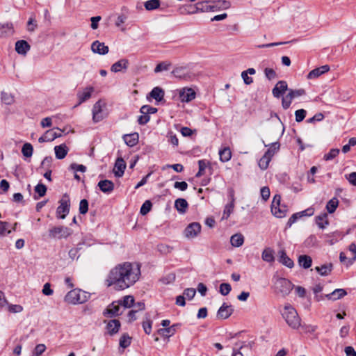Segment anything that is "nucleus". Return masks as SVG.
<instances>
[{"instance_id": "nucleus-53", "label": "nucleus", "mask_w": 356, "mask_h": 356, "mask_svg": "<svg viewBox=\"0 0 356 356\" xmlns=\"http://www.w3.org/2000/svg\"><path fill=\"white\" fill-rule=\"evenodd\" d=\"M339 154V149L334 148L331 149L327 154L324 155V159L325 161H330L334 159Z\"/></svg>"}, {"instance_id": "nucleus-25", "label": "nucleus", "mask_w": 356, "mask_h": 356, "mask_svg": "<svg viewBox=\"0 0 356 356\" xmlns=\"http://www.w3.org/2000/svg\"><path fill=\"white\" fill-rule=\"evenodd\" d=\"M138 134L133 133L130 134H125L123 136L124 143L129 147H134L138 142Z\"/></svg>"}, {"instance_id": "nucleus-49", "label": "nucleus", "mask_w": 356, "mask_h": 356, "mask_svg": "<svg viewBox=\"0 0 356 356\" xmlns=\"http://www.w3.org/2000/svg\"><path fill=\"white\" fill-rule=\"evenodd\" d=\"M140 112L141 114H153L157 112V108L149 105H143L140 108Z\"/></svg>"}, {"instance_id": "nucleus-30", "label": "nucleus", "mask_w": 356, "mask_h": 356, "mask_svg": "<svg viewBox=\"0 0 356 356\" xmlns=\"http://www.w3.org/2000/svg\"><path fill=\"white\" fill-rule=\"evenodd\" d=\"M347 294L346 291L343 289H337L332 291L331 293L326 295L328 299L337 300L345 296Z\"/></svg>"}, {"instance_id": "nucleus-40", "label": "nucleus", "mask_w": 356, "mask_h": 356, "mask_svg": "<svg viewBox=\"0 0 356 356\" xmlns=\"http://www.w3.org/2000/svg\"><path fill=\"white\" fill-rule=\"evenodd\" d=\"M161 1L159 0H148L145 2V8L147 10H153L160 7Z\"/></svg>"}, {"instance_id": "nucleus-21", "label": "nucleus", "mask_w": 356, "mask_h": 356, "mask_svg": "<svg viewBox=\"0 0 356 356\" xmlns=\"http://www.w3.org/2000/svg\"><path fill=\"white\" fill-rule=\"evenodd\" d=\"M180 98L184 102H189L195 97V92L191 88H184L180 92Z\"/></svg>"}, {"instance_id": "nucleus-48", "label": "nucleus", "mask_w": 356, "mask_h": 356, "mask_svg": "<svg viewBox=\"0 0 356 356\" xmlns=\"http://www.w3.org/2000/svg\"><path fill=\"white\" fill-rule=\"evenodd\" d=\"M152 207V204L151 201L146 200L141 206L140 213L143 216L146 215L147 213H148L150 211Z\"/></svg>"}, {"instance_id": "nucleus-9", "label": "nucleus", "mask_w": 356, "mask_h": 356, "mask_svg": "<svg viewBox=\"0 0 356 356\" xmlns=\"http://www.w3.org/2000/svg\"><path fill=\"white\" fill-rule=\"evenodd\" d=\"M122 314L120 305L118 302H113L103 312V315L107 318H112Z\"/></svg>"}, {"instance_id": "nucleus-59", "label": "nucleus", "mask_w": 356, "mask_h": 356, "mask_svg": "<svg viewBox=\"0 0 356 356\" xmlns=\"http://www.w3.org/2000/svg\"><path fill=\"white\" fill-rule=\"evenodd\" d=\"M9 223L7 222L0 221V236H5L7 234L11 232L10 230H8Z\"/></svg>"}, {"instance_id": "nucleus-45", "label": "nucleus", "mask_w": 356, "mask_h": 356, "mask_svg": "<svg viewBox=\"0 0 356 356\" xmlns=\"http://www.w3.org/2000/svg\"><path fill=\"white\" fill-rule=\"evenodd\" d=\"M208 163H209L206 160H200L198 161L199 170L195 175L196 177H200L204 174V170L207 167Z\"/></svg>"}, {"instance_id": "nucleus-17", "label": "nucleus", "mask_w": 356, "mask_h": 356, "mask_svg": "<svg viewBox=\"0 0 356 356\" xmlns=\"http://www.w3.org/2000/svg\"><path fill=\"white\" fill-rule=\"evenodd\" d=\"M120 326L121 323L119 320L113 319L107 322L106 330H108V333L111 336H113L119 332Z\"/></svg>"}, {"instance_id": "nucleus-57", "label": "nucleus", "mask_w": 356, "mask_h": 356, "mask_svg": "<svg viewBox=\"0 0 356 356\" xmlns=\"http://www.w3.org/2000/svg\"><path fill=\"white\" fill-rule=\"evenodd\" d=\"M306 114H307V111L305 109L302 108V109H298V110L296 111V112H295L296 121L297 122H302L305 119Z\"/></svg>"}, {"instance_id": "nucleus-19", "label": "nucleus", "mask_w": 356, "mask_h": 356, "mask_svg": "<svg viewBox=\"0 0 356 356\" xmlns=\"http://www.w3.org/2000/svg\"><path fill=\"white\" fill-rule=\"evenodd\" d=\"M30 49L31 46L26 40H18L15 43V51L19 54L26 55Z\"/></svg>"}, {"instance_id": "nucleus-54", "label": "nucleus", "mask_w": 356, "mask_h": 356, "mask_svg": "<svg viewBox=\"0 0 356 356\" xmlns=\"http://www.w3.org/2000/svg\"><path fill=\"white\" fill-rule=\"evenodd\" d=\"M232 290L231 285L228 283H222L220 285L219 291L222 296H227Z\"/></svg>"}, {"instance_id": "nucleus-32", "label": "nucleus", "mask_w": 356, "mask_h": 356, "mask_svg": "<svg viewBox=\"0 0 356 356\" xmlns=\"http://www.w3.org/2000/svg\"><path fill=\"white\" fill-rule=\"evenodd\" d=\"M220 160L222 162H227L231 159L232 152L228 147H225L219 150Z\"/></svg>"}, {"instance_id": "nucleus-34", "label": "nucleus", "mask_w": 356, "mask_h": 356, "mask_svg": "<svg viewBox=\"0 0 356 356\" xmlns=\"http://www.w3.org/2000/svg\"><path fill=\"white\" fill-rule=\"evenodd\" d=\"M230 242L234 247H240L243 244L244 237L241 234H235L231 236Z\"/></svg>"}, {"instance_id": "nucleus-62", "label": "nucleus", "mask_w": 356, "mask_h": 356, "mask_svg": "<svg viewBox=\"0 0 356 356\" xmlns=\"http://www.w3.org/2000/svg\"><path fill=\"white\" fill-rule=\"evenodd\" d=\"M264 74H265L266 77L268 80L274 79L277 76L276 72L272 68L266 67L264 70Z\"/></svg>"}, {"instance_id": "nucleus-58", "label": "nucleus", "mask_w": 356, "mask_h": 356, "mask_svg": "<svg viewBox=\"0 0 356 356\" xmlns=\"http://www.w3.org/2000/svg\"><path fill=\"white\" fill-rule=\"evenodd\" d=\"M35 191L38 194L39 197H43L46 194L47 187L43 184H38L35 187Z\"/></svg>"}, {"instance_id": "nucleus-5", "label": "nucleus", "mask_w": 356, "mask_h": 356, "mask_svg": "<svg viewBox=\"0 0 356 356\" xmlns=\"http://www.w3.org/2000/svg\"><path fill=\"white\" fill-rule=\"evenodd\" d=\"M72 234V230L67 227L56 226L49 230V236L51 238H66Z\"/></svg>"}, {"instance_id": "nucleus-28", "label": "nucleus", "mask_w": 356, "mask_h": 356, "mask_svg": "<svg viewBox=\"0 0 356 356\" xmlns=\"http://www.w3.org/2000/svg\"><path fill=\"white\" fill-rule=\"evenodd\" d=\"M164 95V90L160 87L154 88L149 92V96L158 102L163 99Z\"/></svg>"}, {"instance_id": "nucleus-41", "label": "nucleus", "mask_w": 356, "mask_h": 356, "mask_svg": "<svg viewBox=\"0 0 356 356\" xmlns=\"http://www.w3.org/2000/svg\"><path fill=\"white\" fill-rule=\"evenodd\" d=\"M261 258L265 261L273 262L275 259L273 250L270 248L265 249L262 252Z\"/></svg>"}, {"instance_id": "nucleus-55", "label": "nucleus", "mask_w": 356, "mask_h": 356, "mask_svg": "<svg viewBox=\"0 0 356 356\" xmlns=\"http://www.w3.org/2000/svg\"><path fill=\"white\" fill-rule=\"evenodd\" d=\"M44 134L49 142L53 141L54 139L59 138V135H56L55 129L47 130Z\"/></svg>"}, {"instance_id": "nucleus-50", "label": "nucleus", "mask_w": 356, "mask_h": 356, "mask_svg": "<svg viewBox=\"0 0 356 356\" xmlns=\"http://www.w3.org/2000/svg\"><path fill=\"white\" fill-rule=\"evenodd\" d=\"M46 350V346L43 343L38 344L33 350L31 356H40Z\"/></svg>"}, {"instance_id": "nucleus-44", "label": "nucleus", "mask_w": 356, "mask_h": 356, "mask_svg": "<svg viewBox=\"0 0 356 356\" xmlns=\"http://www.w3.org/2000/svg\"><path fill=\"white\" fill-rule=\"evenodd\" d=\"M271 159L266 155H264L259 161L258 165L261 170H264L268 168Z\"/></svg>"}, {"instance_id": "nucleus-1", "label": "nucleus", "mask_w": 356, "mask_h": 356, "mask_svg": "<svg viewBox=\"0 0 356 356\" xmlns=\"http://www.w3.org/2000/svg\"><path fill=\"white\" fill-rule=\"evenodd\" d=\"M140 266L137 263L124 262L112 268L106 279L108 286L115 290H124L133 286L140 278Z\"/></svg>"}, {"instance_id": "nucleus-31", "label": "nucleus", "mask_w": 356, "mask_h": 356, "mask_svg": "<svg viewBox=\"0 0 356 356\" xmlns=\"http://www.w3.org/2000/svg\"><path fill=\"white\" fill-rule=\"evenodd\" d=\"M172 74L177 78L181 79H188L189 76L186 72V67H175L172 71Z\"/></svg>"}, {"instance_id": "nucleus-33", "label": "nucleus", "mask_w": 356, "mask_h": 356, "mask_svg": "<svg viewBox=\"0 0 356 356\" xmlns=\"http://www.w3.org/2000/svg\"><path fill=\"white\" fill-rule=\"evenodd\" d=\"M316 223L321 229H324L326 225L329 224L327 220V214L326 213H323L321 215H318L316 217Z\"/></svg>"}, {"instance_id": "nucleus-12", "label": "nucleus", "mask_w": 356, "mask_h": 356, "mask_svg": "<svg viewBox=\"0 0 356 356\" xmlns=\"http://www.w3.org/2000/svg\"><path fill=\"white\" fill-rule=\"evenodd\" d=\"M286 90H289L287 83L285 81H279L273 89V95L276 98H280Z\"/></svg>"}, {"instance_id": "nucleus-37", "label": "nucleus", "mask_w": 356, "mask_h": 356, "mask_svg": "<svg viewBox=\"0 0 356 356\" xmlns=\"http://www.w3.org/2000/svg\"><path fill=\"white\" fill-rule=\"evenodd\" d=\"M280 147V143H273L272 144H270V147L267 149L264 154L268 156L270 159H272L274 154L279 151Z\"/></svg>"}, {"instance_id": "nucleus-61", "label": "nucleus", "mask_w": 356, "mask_h": 356, "mask_svg": "<svg viewBox=\"0 0 356 356\" xmlns=\"http://www.w3.org/2000/svg\"><path fill=\"white\" fill-rule=\"evenodd\" d=\"M196 293V291L193 288H187L184 291V298H188V300H191L193 298Z\"/></svg>"}, {"instance_id": "nucleus-23", "label": "nucleus", "mask_w": 356, "mask_h": 356, "mask_svg": "<svg viewBox=\"0 0 356 356\" xmlns=\"http://www.w3.org/2000/svg\"><path fill=\"white\" fill-rule=\"evenodd\" d=\"M56 158L58 159H64L68 153L69 148L65 144H60L54 147Z\"/></svg>"}, {"instance_id": "nucleus-52", "label": "nucleus", "mask_w": 356, "mask_h": 356, "mask_svg": "<svg viewBox=\"0 0 356 356\" xmlns=\"http://www.w3.org/2000/svg\"><path fill=\"white\" fill-rule=\"evenodd\" d=\"M175 327H176V325H172L170 327H166V328L160 329L159 330V332L162 334L163 335H166V336H168V337L169 336H172L175 332Z\"/></svg>"}, {"instance_id": "nucleus-16", "label": "nucleus", "mask_w": 356, "mask_h": 356, "mask_svg": "<svg viewBox=\"0 0 356 356\" xmlns=\"http://www.w3.org/2000/svg\"><path fill=\"white\" fill-rule=\"evenodd\" d=\"M329 70L330 66L327 65H325L310 71L307 74V77L308 79H316L320 76L321 75L323 74L324 73L328 72Z\"/></svg>"}, {"instance_id": "nucleus-60", "label": "nucleus", "mask_w": 356, "mask_h": 356, "mask_svg": "<svg viewBox=\"0 0 356 356\" xmlns=\"http://www.w3.org/2000/svg\"><path fill=\"white\" fill-rule=\"evenodd\" d=\"M152 325V321L149 318H147V320L143 322V328L144 330V332L147 334H149L151 333Z\"/></svg>"}, {"instance_id": "nucleus-51", "label": "nucleus", "mask_w": 356, "mask_h": 356, "mask_svg": "<svg viewBox=\"0 0 356 356\" xmlns=\"http://www.w3.org/2000/svg\"><path fill=\"white\" fill-rule=\"evenodd\" d=\"M234 207V203H228L225 207L222 218L227 219L229 217L230 214L232 213Z\"/></svg>"}, {"instance_id": "nucleus-47", "label": "nucleus", "mask_w": 356, "mask_h": 356, "mask_svg": "<svg viewBox=\"0 0 356 356\" xmlns=\"http://www.w3.org/2000/svg\"><path fill=\"white\" fill-rule=\"evenodd\" d=\"M171 63H166V62H161L159 63L154 68V72L155 73H159L162 71H166L168 70L169 67H170Z\"/></svg>"}, {"instance_id": "nucleus-29", "label": "nucleus", "mask_w": 356, "mask_h": 356, "mask_svg": "<svg viewBox=\"0 0 356 356\" xmlns=\"http://www.w3.org/2000/svg\"><path fill=\"white\" fill-rule=\"evenodd\" d=\"M298 264L301 267L307 269L312 266V257L306 254L300 255L298 257Z\"/></svg>"}, {"instance_id": "nucleus-46", "label": "nucleus", "mask_w": 356, "mask_h": 356, "mask_svg": "<svg viewBox=\"0 0 356 356\" xmlns=\"http://www.w3.org/2000/svg\"><path fill=\"white\" fill-rule=\"evenodd\" d=\"M1 98L3 103L7 105H10L14 102V98L11 94L6 92H2L1 94Z\"/></svg>"}, {"instance_id": "nucleus-26", "label": "nucleus", "mask_w": 356, "mask_h": 356, "mask_svg": "<svg viewBox=\"0 0 356 356\" xmlns=\"http://www.w3.org/2000/svg\"><path fill=\"white\" fill-rule=\"evenodd\" d=\"M279 261L283 265L286 266L288 268H291L294 266V263L292 259H291L286 254V252L282 250L279 252Z\"/></svg>"}, {"instance_id": "nucleus-20", "label": "nucleus", "mask_w": 356, "mask_h": 356, "mask_svg": "<svg viewBox=\"0 0 356 356\" xmlns=\"http://www.w3.org/2000/svg\"><path fill=\"white\" fill-rule=\"evenodd\" d=\"M13 25L12 23H0V38H6L13 33Z\"/></svg>"}, {"instance_id": "nucleus-3", "label": "nucleus", "mask_w": 356, "mask_h": 356, "mask_svg": "<svg viewBox=\"0 0 356 356\" xmlns=\"http://www.w3.org/2000/svg\"><path fill=\"white\" fill-rule=\"evenodd\" d=\"M287 325L292 329H298L301 325V319L296 310L291 305H286L282 313Z\"/></svg>"}, {"instance_id": "nucleus-2", "label": "nucleus", "mask_w": 356, "mask_h": 356, "mask_svg": "<svg viewBox=\"0 0 356 356\" xmlns=\"http://www.w3.org/2000/svg\"><path fill=\"white\" fill-rule=\"evenodd\" d=\"M272 282L274 293L283 298L288 296L294 286L289 280L280 277L278 275H274Z\"/></svg>"}, {"instance_id": "nucleus-42", "label": "nucleus", "mask_w": 356, "mask_h": 356, "mask_svg": "<svg viewBox=\"0 0 356 356\" xmlns=\"http://www.w3.org/2000/svg\"><path fill=\"white\" fill-rule=\"evenodd\" d=\"M33 148L31 143H25L22 148V154L25 157H31L33 154Z\"/></svg>"}, {"instance_id": "nucleus-38", "label": "nucleus", "mask_w": 356, "mask_h": 356, "mask_svg": "<svg viewBox=\"0 0 356 356\" xmlns=\"http://www.w3.org/2000/svg\"><path fill=\"white\" fill-rule=\"evenodd\" d=\"M271 212L277 218H282L286 215V207L280 205L279 207L271 208Z\"/></svg>"}, {"instance_id": "nucleus-24", "label": "nucleus", "mask_w": 356, "mask_h": 356, "mask_svg": "<svg viewBox=\"0 0 356 356\" xmlns=\"http://www.w3.org/2000/svg\"><path fill=\"white\" fill-rule=\"evenodd\" d=\"M94 88L92 86L86 88L83 92H79L77 97L79 98V104H82L91 97Z\"/></svg>"}, {"instance_id": "nucleus-39", "label": "nucleus", "mask_w": 356, "mask_h": 356, "mask_svg": "<svg viewBox=\"0 0 356 356\" xmlns=\"http://www.w3.org/2000/svg\"><path fill=\"white\" fill-rule=\"evenodd\" d=\"M339 204V200L337 197H333L328 201L326 209L328 213H332L335 211Z\"/></svg>"}, {"instance_id": "nucleus-35", "label": "nucleus", "mask_w": 356, "mask_h": 356, "mask_svg": "<svg viewBox=\"0 0 356 356\" xmlns=\"http://www.w3.org/2000/svg\"><path fill=\"white\" fill-rule=\"evenodd\" d=\"M316 270L322 276H326L330 273L332 270V264H323L321 266H317L315 268Z\"/></svg>"}, {"instance_id": "nucleus-43", "label": "nucleus", "mask_w": 356, "mask_h": 356, "mask_svg": "<svg viewBox=\"0 0 356 356\" xmlns=\"http://www.w3.org/2000/svg\"><path fill=\"white\" fill-rule=\"evenodd\" d=\"M131 338L127 334H123L120 339V346L123 348H126L130 346Z\"/></svg>"}, {"instance_id": "nucleus-4", "label": "nucleus", "mask_w": 356, "mask_h": 356, "mask_svg": "<svg viewBox=\"0 0 356 356\" xmlns=\"http://www.w3.org/2000/svg\"><path fill=\"white\" fill-rule=\"evenodd\" d=\"M88 298V296L85 291L75 289L66 294L65 301L70 304L76 305L86 302Z\"/></svg>"}, {"instance_id": "nucleus-6", "label": "nucleus", "mask_w": 356, "mask_h": 356, "mask_svg": "<svg viewBox=\"0 0 356 356\" xmlns=\"http://www.w3.org/2000/svg\"><path fill=\"white\" fill-rule=\"evenodd\" d=\"M306 94V91L303 88L297 90L289 89V93L282 97V105L284 109H288L294 98L303 96Z\"/></svg>"}, {"instance_id": "nucleus-7", "label": "nucleus", "mask_w": 356, "mask_h": 356, "mask_svg": "<svg viewBox=\"0 0 356 356\" xmlns=\"http://www.w3.org/2000/svg\"><path fill=\"white\" fill-rule=\"evenodd\" d=\"M70 199L69 197L65 194L63 197L60 201V205L56 209V216L58 218L64 219L70 212Z\"/></svg>"}, {"instance_id": "nucleus-36", "label": "nucleus", "mask_w": 356, "mask_h": 356, "mask_svg": "<svg viewBox=\"0 0 356 356\" xmlns=\"http://www.w3.org/2000/svg\"><path fill=\"white\" fill-rule=\"evenodd\" d=\"M120 305H122L125 308L132 307L134 303V298L132 296H125L122 300L118 301Z\"/></svg>"}, {"instance_id": "nucleus-10", "label": "nucleus", "mask_w": 356, "mask_h": 356, "mask_svg": "<svg viewBox=\"0 0 356 356\" xmlns=\"http://www.w3.org/2000/svg\"><path fill=\"white\" fill-rule=\"evenodd\" d=\"M234 312V308L231 305L224 302L218 310L216 317L218 319L225 320L228 318Z\"/></svg>"}, {"instance_id": "nucleus-11", "label": "nucleus", "mask_w": 356, "mask_h": 356, "mask_svg": "<svg viewBox=\"0 0 356 356\" xmlns=\"http://www.w3.org/2000/svg\"><path fill=\"white\" fill-rule=\"evenodd\" d=\"M201 231V225L198 222H193L186 227L184 230L187 238L195 237Z\"/></svg>"}, {"instance_id": "nucleus-56", "label": "nucleus", "mask_w": 356, "mask_h": 356, "mask_svg": "<svg viewBox=\"0 0 356 356\" xmlns=\"http://www.w3.org/2000/svg\"><path fill=\"white\" fill-rule=\"evenodd\" d=\"M79 213L81 214H86L88 211V202L86 199H83L79 203Z\"/></svg>"}, {"instance_id": "nucleus-13", "label": "nucleus", "mask_w": 356, "mask_h": 356, "mask_svg": "<svg viewBox=\"0 0 356 356\" xmlns=\"http://www.w3.org/2000/svg\"><path fill=\"white\" fill-rule=\"evenodd\" d=\"M91 50L95 54L105 55L108 54L109 49L104 42L95 40L91 44Z\"/></svg>"}, {"instance_id": "nucleus-63", "label": "nucleus", "mask_w": 356, "mask_h": 356, "mask_svg": "<svg viewBox=\"0 0 356 356\" xmlns=\"http://www.w3.org/2000/svg\"><path fill=\"white\" fill-rule=\"evenodd\" d=\"M324 115L322 113H318L315 115H314L312 118H309L307 122L308 123H314L315 122H321L323 120Z\"/></svg>"}, {"instance_id": "nucleus-14", "label": "nucleus", "mask_w": 356, "mask_h": 356, "mask_svg": "<svg viewBox=\"0 0 356 356\" xmlns=\"http://www.w3.org/2000/svg\"><path fill=\"white\" fill-rule=\"evenodd\" d=\"M194 11H188V14H195L198 12H210L211 11V1H205L197 3L194 6Z\"/></svg>"}, {"instance_id": "nucleus-8", "label": "nucleus", "mask_w": 356, "mask_h": 356, "mask_svg": "<svg viewBox=\"0 0 356 356\" xmlns=\"http://www.w3.org/2000/svg\"><path fill=\"white\" fill-rule=\"evenodd\" d=\"M105 104L102 100L97 101L92 108V120L95 122L102 121L106 117V113L103 110L102 107Z\"/></svg>"}, {"instance_id": "nucleus-15", "label": "nucleus", "mask_w": 356, "mask_h": 356, "mask_svg": "<svg viewBox=\"0 0 356 356\" xmlns=\"http://www.w3.org/2000/svg\"><path fill=\"white\" fill-rule=\"evenodd\" d=\"M126 163L122 158H118L115 161L113 172L117 177H121L124 175Z\"/></svg>"}, {"instance_id": "nucleus-27", "label": "nucleus", "mask_w": 356, "mask_h": 356, "mask_svg": "<svg viewBox=\"0 0 356 356\" xmlns=\"http://www.w3.org/2000/svg\"><path fill=\"white\" fill-rule=\"evenodd\" d=\"M188 207V204L184 198H178L175 202V207L180 213H185Z\"/></svg>"}, {"instance_id": "nucleus-22", "label": "nucleus", "mask_w": 356, "mask_h": 356, "mask_svg": "<svg viewBox=\"0 0 356 356\" xmlns=\"http://www.w3.org/2000/svg\"><path fill=\"white\" fill-rule=\"evenodd\" d=\"M128 65H129V60L127 59H126V58L120 59L112 65V66L111 67V70L115 73L119 72L122 69L127 70L128 68Z\"/></svg>"}, {"instance_id": "nucleus-64", "label": "nucleus", "mask_w": 356, "mask_h": 356, "mask_svg": "<svg viewBox=\"0 0 356 356\" xmlns=\"http://www.w3.org/2000/svg\"><path fill=\"white\" fill-rule=\"evenodd\" d=\"M346 177L352 185L356 186V172L346 175Z\"/></svg>"}, {"instance_id": "nucleus-18", "label": "nucleus", "mask_w": 356, "mask_h": 356, "mask_svg": "<svg viewBox=\"0 0 356 356\" xmlns=\"http://www.w3.org/2000/svg\"><path fill=\"white\" fill-rule=\"evenodd\" d=\"M97 186L101 191L106 194L111 193L114 190V184L111 180H101L98 182Z\"/></svg>"}]
</instances>
